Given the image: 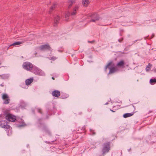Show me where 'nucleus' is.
Masks as SVG:
<instances>
[{"instance_id": "obj_16", "label": "nucleus", "mask_w": 156, "mask_h": 156, "mask_svg": "<svg viewBox=\"0 0 156 156\" xmlns=\"http://www.w3.org/2000/svg\"><path fill=\"white\" fill-rule=\"evenodd\" d=\"M57 4L56 3H54L53 4V5L51 6V7L50 9L48 12L49 13L51 14L52 11L55 8Z\"/></svg>"}, {"instance_id": "obj_14", "label": "nucleus", "mask_w": 156, "mask_h": 156, "mask_svg": "<svg viewBox=\"0 0 156 156\" xmlns=\"http://www.w3.org/2000/svg\"><path fill=\"white\" fill-rule=\"evenodd\" d=\"M60 19L59 17L58 16H56L55 18L54 21V25L55 26L57 25V24L58 23Z\"/></svg>"}, {"instance_id": "obj_24", "label": "nucleus", "mask_w": 156, "mask_h": 156, "mask_svg": "<svg viewBox=\"0 0 156 156\" xmlns=\"http://www.w3.org/2000/svg\"><path fill=\"white\" fill-rule=\"evenodd\" d=\"M79 129H81V131L80 132H79V133H84L85 131V127H82V128L79 127V129L78 130V131H79Z\"/></svg>"}, {"instance_id": "obj_42", "label": "nucleus", "mask_w": 156, "mask_h": 156, "mask_svg": "<svg viewBox=\"0 0 156 156\" xmlns=\"http://www.w3.org/2000/svg\"><path fill=\"white\" fill-rule=\"evenodd\" d=\"M1 64V62L0 61V65Z\"/></svg>"}, {"instance_id": "obj_25", "label": "nucleus", "mask_w": 156, "mask_h": 156, "mask_svg": "<svg viewBox=\"0 0 156 156\" xmlns=\"http://www.w3.org/2000/svg\"><path fill=\"white\" fill-rule=\"evenodd\" d=\"M2 98L3 99L5 100L9 98L8 95L6 94H4L2 95Z\"/></svg>"}, {"instance_id": "obj_29", "label": "nucleus", "mask_w": 156, "mask_h": 156, "mask_svg": "<svg viewBox=\"0 0 156 156\" xmlns=\"http://www.w3.org/2000/svg\"><path fill=\"white\" fill-rule=\"evenodd\" d=\"M0 124H2V125H5L7 124V122L6 121H1Z\"/></svg>"}, {"instance_id": "obj_19", "label": "nucleus", "mask_w": 156, "mask_h": 156, "mask_svg": "<svg viewBox=\"0 0 156 156\" xmlns=\"http://www.w3.org/2000/svg\"><path fill=\"white\" fill-rule=\"evenodd\" d=\"M75 2L74 0H70L68 2V3H69V4L68 6V8L69 9L70 8L71 6L73 4V3H75Z\"/></svg>"}, {"instance_id": "obj_18", "label": "nucleus", "mask_w": 156, "mask_h": 156, "mask_svg": "<svg viewBox=\"0 0 156 156\" xmlns=\"http://www.w3.org/2000/svg\"><path fill=\"white\" fill-rule=\"evenodd\" d=\"M22 43H23V42H22V41L16 42H15L14 43H13L12 44H11L10 45L9 47H10L12 46H16V45H19L20 44H22Z\"/></svg>"}, {"instance_id": "obj_22", "label": "nucleus", "mask_w": 156, "mask_h": 156, "mask_svg": "<svg viewBox=\"0 0 156 156\" xmlns=\"http://www.w3.org/2000/svg\"><path fill=\"white\" fill-rule=\"evenodd\" d=\"M0 126L2 128L6 129H9V128L10 126L8 124V123L7 124L5 125H2V124H0Z\"/></svg>"}, {"instance_id": "obj_21", "label": "nucleus", "mask_w": 156, "mask_h": 156, "mask_svg": "<svg viewBox=\"0 0 156 156\" xmlns=\"http://www.w3.org/2000/svg\"><path fill=\"white\" fill-rule=\"evenodd\" d=\"M152 66V65L151 63H149L148 65L147 66L146 68V71H149L151 69Z\"/></svg>"}, {"instance_id": "obj_39", "label": "nucleus", "mask_w": 156, "mask_h": 156, "mask_svg": "<svg viewBox=\"0 0 156 156\" xmlns=\"http://www.w3.org/2000/svg\"><path fill=\"white\" fill-rule=\"evenodd\" d=\"M152 112V111H150L149 112V113Z\"/></svg>"}, {"instance_id": "obj_8", "label": "nucleus", "mask_w": 156, "mask_h": 156, "mask_svg": "<svg viewBox=\"0 0 156 156\" xmlns=\"http://www.w3.org/2000/svg\"><path fill=\"white\" fill-rule=\"evenodd\" d=\"M40 49L41 50H50L51 48L48 44H46L43 45L39 47Z\"/></svg>"}, {"instance_id": "obj_35", "label": "nucleus", "mask_w": 156, "mask_h": 156, "mask_svg": "<svg viewBox=\"0 0 156 156\" xmlns=\"http://www.w3.org/2000/svg\"><path fill=\"white\" fill-rule=\"evenodd\" d=\"M116 106H114L113 108V109L114 110H116L118 108H116Z\"/></svg>"}, {"instance_id": "obj_27", "label": "nucleus", "mask_w": 156, "mask_h": 156, "mask_svg": "<svg viewBox=\"0 0 156 156\" xmlns=\"http://www.w3.org/2000/svg\"><path fill=\"white\" fill-rule=\"evenodd\" d=\"M90 134L94 135L95 134V132L94 130L90 129Z\"/></svg>"}, {"instance_id": "obj_9", "label": "nucleus", "mask_w": 156, "mask_h": 156, "mask_svg": "<svg viewBox=\"0 0 156 156\" xmlns=\"http://www.w3.org/2000/svg\"><path fill=\"white\" fill-rule=\"evenodd\" d=\"M126 65V64L124 61L123 60H121L117 63L116 66L119 67L124 68L125 67V65Z\"/></svg>"}, {"instance_id": "obj_10", "label": "nucleus", "mask_w": 156, "mask_h": 156, "mask_svg": "<svg viewBox=\"0 0 156 156\" xmlns=\"http://www.w3.org/2000/svg\"><path fill=\"white\" fill-rule=\"evenodd\" d=\"M51 94L54 97H58L60 96L61 93L59 91L55 90L52 92Z\"/></svg>"}, {"instance_id": "obj_26", "label": "nucleus", "mask_w": 156, "mask_h": 156, "mask_svg": "<svg viewBox=\"0 0 156 156\" xmlns=\"http://www.w3.org/2000/svg\"><path fill=\"white\" fill-rule=\"evenodd\" d=\"M9 101L10 99L8 98L4 101L3 103L5 104H8L9 103Z\"/></svg>"}, {"instance_id": "obj_30", "label": "nucleus", "mask_w": 156, "mask_h": 156, "mask_svg": "<svg viewBox=\"0 0 156 156\" xmlns=\"http://www.w3.org/2000/svg\"><path fill=\"white\" fill-rule=\"evenodd\" d=\"M57 58L55 56H52L51 57L50 59L51 60L54 61Z\"/></svg>"}, {"instance_id": "obj_4", "label": "nucleus", "mask_w": 156, "mask_h": 156, "mask_svg": "<svg viewBox=\"0 0 156 156\" xmlns=\"http://www.w3.org/2000/svg\"><path fill=\"white\" fill-rule=\"evenodd\" d=\"M5 119L9 122H13L16 120V116L9 113H8L6 114L5 116Z\"/></svg>"}, {"instance_id": "obj_23", "label": "nucleus", "mask_w": 156, "mask_h": 156, "mask_svg": "<svg viewBox=\"0 0 156 156\" xmlns=\"http://www.w3.org/2000/svg\"><path fill=\"white\" fill-rule=\"evenodd\" d=\"M150 82L152 85L156 83V79L155 78L151 79L150 80Z\"/></svg>"}, {"instance_id": "obj_5", "label": "nucleus", "mask_w": 156, "mask_h": 156, "mask_svg": "<svg viewBox=\"0 0 156 156\" xmlns=\"http://www.w3.org/2000/svg\"><path fill=\"white\" fill-rule=\"evenodd\" d=\"M112 64V62H110L109 63L105 66V70L106 71V69L107 68H108L109 69V74L113 73L116 71V68L114 67H109V66L111 65Z\"/></svg>"}, {"instance_id": "obj_12", "label": "nucleus", "mask_w": 156, "mask_h": 156, "mask_svg": "<svg viewBox=\"0 0 156 156\" xmlns=\"http://www.w3.org/2000/svg\"><path fill=\"white\" fill-rule=\"evenodd\" d=\"M33 78H30V79H27L25 80V84L27 85H30L33 82Z\"/></svg>"}, {"instance_id": "obj_2", "label": "nucleus", "mask_w": 156, "mask_h": 156, "mask_svg": "<svg viewBox=\"0 0 156 156\" xmlns=\"http://www.w3.org/2000/svg\"><path fill=\"white\" fill-rule=\"evenodd\" d=\"M87 16L91 18V19L90 22H95L96 21L99 20L101 19L99 15L95 13L88 14L87 15Z\"/></svg>"}, {"instance_id": "obj_11", "label": "nucleus", "mask_w": 156, "mask_h": 156, "mask_svg": "<svg viewBox=\"0 0 156 156\" xmlns=\"http://www.w3.org/2000/svg\"><path fill=\"white\" fill-rule=\"evenodd\" d=\"M79 9V7L78 6H75L73 9V12L71 13L72 16H74L76 15Z\"/></svg>"}, {"instance_id": "obj_7", "label": "nucleus", "mask_w": 156, "mask_h": 156, "mask_svg": "<svg viewBox=\"0 0 156 156\" xmlns=\"http://www.w3.org/2000/svg\"><path fill=\"white\" fill-rule=\"evenodd\" d=\"M32 70V72L36 75H41L42 74V71L36 67L33 66Z\"/></svg>"}, {"instance_id": "obj_3", "label": "nucleus", "mask_w": 156, "mask_h": 156, "mask_svg": "<svg viewBox=\"0 0 156 156\" xmlns=\"http://www.w3.org/2000/svg\"><path fill=\"white\" fill-rule=\"evenodd\" d=\"M23 69L28 71L32 70L33 68V66L32 64L28 62H24L22 65Z\"/></svg>"}, {"instance_id": "obj_40", "label": "nucleus", "mask_w": 156, "mask_h": 156, "mask_svg": "<svg viewBox=\"0 0 156 156\" xmlns=\"http://www.w3.org/2000/svg\"><path fill=\"white\" fill-rule=\"evenodd\" d=\"M52 79L53 80H55V78H54V77H52Z\"/></svg>"}, {"instance_id": "obj_38", "label": "nucleus", "mask_w": 156, "mask_h": 156, "mask_svg": "<svg viewBox=\"0 0 156 156\" xmlns=\"http://www.w3.org/2000/svg\"><path fill=\"white\" fill-rule=\"evenodd\" d=\"M129 64H126V67H128V66H129Z\"/></svg>"}, {"instance_id": "obj_17", "label": "nucleus", "mask_w": 156, "mask_h": 156, "mask_svg": "<svg viewBox=\"0 0 156 156\" xmlns=\"http://www.w3.org/2000/svg\"><path fill=\"white\" fill-rule=\"evenodd\" d=\"M60 98L62 99H65L69 96V95L66 93H62Z\"/></svg>"}, {"instance_id": "obj_6", "label": "nucleus", "mask_w": 156, "mask_h": 156, "mask_svg": "<svg viewBox=\"0 0 156 156\" xmlns=\"http://www.w3.org/2000/svg\"><path fill=\"white\" fill-rule=\"evenodd\" d=\"M129 108L131 109V111H133L132 112L130 113H126L123 115V117L124 118H126L132 116L135 113V108L133 105H131L129 106Z\"/></svg>"}, {"instance_id": "obj_31", "label": "nucleus", "mask_w": 156, "mask_h": 156, "mask_svg": "<svg viewBox=\"0 0 156 156\" xmlns=\"http://www.w3.org/2000/svg\"><path fill=\"white\" fill-rule=\"evenodd\" d=\"M124 39V38L123 37H121V38L118 39V41L120 43H121L122 42Z\"/></svg>"}, {"instance_id": "obj_41", "label": "nucleus", "mask_w": 156, "mask_h": 156, "mask_svg": "<svg viewBox=\"0 0 156 156\" xmlns=\"http://www.w3.org/2000/svg\"><path fill=\"white\" fill-rule=\"evenodd\" d=\"M108 104V103H106L105 104V105H107Z\"/></svg>"}, {"instance_id": "obj_34", "label": "nucleus", "mask_w": 156, "mask_h": 156, "mask_svg": "<svg viewBox=\"0 0 156 156\" xmlns=\"http://www.w3.org/2000/svg\"><path fill=\"white\" fill-rule=\"evenodd\" d=\"M88 42L89 43H93L95 42V41L93 40L92 41H88Z\"/></svg>"}, {"instance_id": "obj_33", "label": "nucleus", "mask_w": 156, "mask_h": 156, "mask_svg": "<svg viewBox=\"0 0 156 156\" xmlns=\"http://www.w3.org/2000/svg\"><path fill=\"white\" fill-rule=\"evenodd\" d=\"M66 144H64V145H61L60 148H59L60 149H61L62 148H64V147L66 145Z\"/></svg>"}, {"instance_id": "obj_1", "label": "nucleus", "mask_w": 156, "mask_h": 156, "mask_svg": "<svg viewBox=\"0 0 156 156\" xmlns=\"http://www.w3.org/2000/svg\"><path fill=\"white\" fill-rule=\"evenodd\" d=\"M111 142L110 141L106 142L103 144L101 149V155L104 156L108 153L111 149Z\"/></svg>"}, {"instance_id": "obj_32", "label": "nucleus", "mask_w": 156, "mask_h": 156, "mask_svg": "<svg viewBox=\"0 0 156 156\" xmlns=\"http://www.w3.org/2000/svg\"><path fill=\"white\" fill-rule=\"evenodd\" d=\"M37 110L38 112L39 113L41 114H42V110L41 109L38 108V109H37Z\"/></svg>"}, {"instance_id": "obj_43", "label": "nucleus", "mask_w": 156, "mask_h": 156, "mask_svg": "<svg viewBox=\"0 0 156 156\" xmlns=\"http://www.w3.org/2000/svg\"><path fill=\"white\" fill-rule=\"evenodd\" d=\"M46 143H48V142H47V141H46Z\"/></svg>"}, {"instance_id": "obj_28", "label": "nucleus", "mask_w": 156, "mask_h": 156, "mask_svg": "<svg viewBox=\"0 0 156 156\" xmlns=\"http://www.w3.org/2000/svg\"><path fill=\"white\" fill-rule=\"evenodd\" d=\"M70 16H71V13L69 12H67L66 13V15H65L66 18H67V17H69Z\"/></svg>"}, {"instance_id": "obj_37", "label": "nucleus", "mask_w": 156, "mask_h": 156, "mask_svg": "<svg viewBox=\"0 0 156 156\" xmlns=\"http://www.w3.org/2000/svg\"><path fill=\"white\" fill-rule=\"evenodd\" d=\"M3 83H2V84L0 85L1 86H2V87H3V86H4V85H3Z\"/></svg>"}, {"instance_id": "obj_36", "label": "nucleus", "mask_w": 156, "mask_h": 156, "mask_svg": "<svg viewBox=\"0 0 156 156\" xmlns=\"http://www.w3.org/2000/svg\"><path fill=\"white\" fill-rule=\"evenodd\" d=\"M110 111H112V112H115V111H113V110H112L111 109H110Z\"/></svg>"}, {"instance_id": "obj_15", "label": "nucleus", "mask_w": 156, "mask_h": 156, "mask_svg": "<svg viewBox=\"0 0 156 156\" xmlns=\"http://www.w3.org/2000/svg\"><path fill=\"white\" fill-rule=\"evenodd\" d=\"M82 3L83 6H87L90 2L89 0H82Z\"/></svg>"}, {"instance_id": "obj_20", "label": "nucleus", "mask_w": 156, "mask_h": 156, "mask_svg": "<svg viewBox=\"0 0 156 156\" xmlns=\"http://www.w3.org/2000/svg\"><path fill=\"white\" fill-rule=\"evenodd\" d=\"M20 123V126H26V124L25 123L23 120L21 119L20 121L19 122Z\"/></svg>"}, {"instance_id": "obj_13", "label": "nucleus", "mask_w": 156, "mask_h": 156, "mask_svg": "<svg viewBox=\"0 0 156 156\" xmlns=\"http://www.w3.org/2000/svg\"><path fill=\"white\" fill-rule=\"evenodd\" d=\"M42 130L43 132L48 133L49 134H51V133L48 128L46 126H44L42 129Z\"/></svg>"}]
</instances>
